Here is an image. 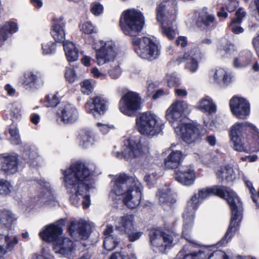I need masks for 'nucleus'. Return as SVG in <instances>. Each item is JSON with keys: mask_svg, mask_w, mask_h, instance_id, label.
<instances>
[{"mask_svg": "<svg viewBox=\"0 0 259 259\" xmlns=\"http://www.w3.org/2000/svg\"><path fill=\"white\" fill-rule=\"evenodd\" d=\"M66 188L71 193L69 200L71 204L78 206L80 198L84 192H90L92 179V172L85 164L80 161L72 163L69 168L62 170Z\"/></svg>", "mask_w": 259, "mask_h": 259, "instance_id": "obj_1", "label": "nucleus"}, {"mask_svg": "<svg viewBox=\"0 0 259 259\" xmlns=\"http://www.w3.org/2000/svg\"><path fill=\"white\" fill-rule=\"evenodd\" d=\"M211 196H217L221 198L225 199L229 205L231 210V218L228 230L224 238L229 237L231 238L235 232L239 229L240 223L243 218V204L237 194L227 187L214 185L208 187Z\"/></svg>", "mask_w": 259, "mask_h": 259, "instance_id": "obj_2", "label": "nucleus"}, {"mask_svg": "<svg viewBox=\"0 0 259 259\" xmlns=\"http://www.w3.org/2000/svg\"><path fill=\"white\" fill-rule=\"evenodd\" d=\"M111 193L116 196L124 195L123 202L131 209L136 208L141 202V184L134 178L124 173L120 174L115 179Z\"/></svg>", "mask_w": 259, "mask_h": 259, "instance_id": "obj_3", "label": "nucleus"}, {"mask_svg": "<svg viewBox=\"0 0 259 259\" xmlns=\"http://www.w3.org/2000/svg\"><path fill=\"white\" fill-rule=\"evenodd\" d=\"M156 14L157 21L161 24L163 35L169 39H174L177 34L176 30L172 26L177 14L175 2L172 7H170L169 2L160 4L157 8Z\"/></svg>", "mask_w": 259, "mask_h": 259, "instance_id": "obj_4", "label": "nucleus"}, {"mask_svg": "<svg viewBox=\"0 0 259 259\" xmlns=\"http://www.w3.org/2000/svg\"><path fill=\"white\" fill-rule=\"evenodd\" d=\"M144 22V17L140 11L134 9H128L122 13L120 26L125 35L135 37L142 30Z\"/></svg>", "mask_w": 259, "mask_h": 259, "instance_id": "obj_5", "label": "nucleus"}, {"mask_svg": "<svg viewBox=\"0 0 259 259\" xmlns=\"http://www.w3.org/2000/svg\"><path fill=\"white\" fill-rule=\"evenodd\" d=\"M188 107V105L185 101L177 100L166 111L165 118L171 124L174 129L198 130L199 128L200 125L197 122L185 123L180 120Z\"/></svg>", "mask_w": 259, "mask_h": 259, "instance_id": "obj_6", "label": "nucleus"}, {"mask_svg": "<svg viewBox=\"0 0 259 259\" xmlns=\"http://www.w3.org/2000/svg\"><path fill=\"white\" fill-rule=\"evenodd\" d=\"M229 136L233 143V149L238 152L249 153L254 150L248 148L245 145L253 144L259 150V131H229Z\"/></svg>", "mask_w": 259, "mask_h": 259, "instance_id": "obj_7", "label": "nucleus"}, {"mask_svg": "<svg viewBox=\"0 0 259 259\" xmlns=\"http://www.w3.org/2000/svg\"><path fill=\"white\" fill-rule=\"evenodd\" d=\"M141 138H136L132 137L125 139L121 152H117L115 156L118 158H137L149 153L148 144H142Z\"/></svg>", "mask_w": 259, "mask_h": 259, "instance_id": "obj_8", "label": "nucleus"}, {"mask_svg": "<svg viewBox=\"0 0 259 259\" xmlns=\"http://www.w3.org/2000/svg\"><path fill=\"white\" fill-rule=\"evenodd\" d=\"M133 44L135 52L142 58L153 60L160 55V46L149 37L134 39Z\"/></svg>", "mask_w": 259, "mask_h": 259, "instance_id": "obj_9", "label": "nucleus"}, {"mask_svg": "<svg viewBox=\"0 0 259 259\" xmlns=\"http://www.w3.org/2000/svg\"><path fill=\"white\" fill-rule=\"evenodd\" d=\"M92 46L96 51L95 62L98 65H103L115 60L117 53L112 41L100 40L93 42Z\"/></svg>", "mask_w": 259, "mask_h": 259, "instance_id": "obj_10", "label": "nucleus"}, {"mask_svg": "<svg viewBox=\"0 0 259 259\" xmlns=\"http://www.w3.org/2000/svg\"><path fill=\"white\" fill-rule=\"evenodd\" d=\"M208 188L206 187L199 189L198 193H194L188 201L183 217L185 220L187 225H191L195 218V213L199 205L206 198L210 196Z\"/></svg>", "mask_w": 259, "mask_h": 259, "instance_id": "obj_11", "label": "nucleus"}, {"mask_svg": "<svg viewBox=\"0 0 259 259\" xmlns=\"http://www.w3.org/2000/svg\"><path fill=\"white\" fill-rule=\"evenodd\" d=\"M148 236L152 249L155 252L163 253L172 242V237L159 228L149 229Z\"/></svg>", "mask_w": 259, "mask_h": 259, "instance_id": "obj_12", "label": "nucleus"}, {"mask_svg": "<svg viewBox=\"0 0 259 259\" xmlns=\"http://www.w3.org/2000/svg\"><path fill=\"white\" fill-rule=\"evenodd\" d=\"M134 222V215L126 214L120 217L115 226V230L121 235H126L128 241L132 242L139 240L143 234L141 231H135Z\"/></svg>", "mask_w": 259, "mask_h": 259, "instance_id": "obj_13", "label": "nucleus"}, {"mask_svg": "<svg viewBox=\"0 0 259 259\" xmlns=\"http://www.w3.org/2000/svg\"><path fill=\"white\" fill-rule=\"evenodd\" d=\"M141 99L139 95L134 92L124 94L119 102V109L123 114L133 116L140 109Z\"/></svg>", "mask_w": 259, "mask_h": 259, "instance_id": "obj_14", "label": "nucleus"}, {"mask_svg": "<svg viewBox=\"0 0 259 259\" xmlns=\"http://www.w3.org/2000/svg\"><path fill=\"white\" fill-rule=\"evenodd\" d=\"M137 130H162L165 127L163 121L151 112L139 114L136 119Z\"/></svg>", "mask_w": 259, "mask_h": 259, "instance_id": "obj_15", "label": "nucleus"}, {"mask_svg": "<svg viewBox=\"0 0 259 259\" xmlns=\"http://www.w3.org/2000/svg\"><path fill=\"white\" fill-rule=\"evenodd\" d=\"M202 58V54L198 48H194L188 50L182 57H178L176 63L179 65L185 63V69L194 73L198 69V61Z\"/></svg>", "mask_w": 259, "mask_h": 259, "instance_id": "obj_16", "label": "nucleus"}, {"mask_svg": "<svg viewBox=\"0 0 259 259\" xmlns=\"http://www.w3.org/2000/svg\"><path fill=\"white\" fill-rule=\"evenodd\" d=\"M229 104L232 113L238 118L244 119L250 114V104L245 98L234 96L230 99Z\"/></svg>", "mask_w": 259, "mask_h": 259, "instance_id": "obj_17", "label": "nucleus"}, {"mask_svg": "<svg viewBox=\"0 0 259 259\" xmlns=\"http://www.w3.org/2000/svg\"><path fill=\"white\" fill-rule=\"evenodd\" d=\"M57 115L61 118L64 124H72L78 118V112L77 108L72 104L68 103H60Z\"/></svg>", "mask_w": 259, "mask_h": 259, "instance_id": "obj_18", "label": "nucleus"}, {"mask_svg": "<svg viewBox=\"0 0 259 259\" xmlns=\"http://www.w3.org/2000/svg\"><path fill=\"white\" fill-rule=\"evenodd\" d=\"M107 101L106 99L96 96L90 98L85 104L84 108L88 113L92 114L94 116L102 115L107 110Z\"/></svg>", "mask_w": 259, "mask_h": 259, "instance_id": "obj_19", "label": "nucleus"}, {"mask_svg": "<svg viewBox=\"0 0 259 259\" xmlns=\"http://www.w3.org/2000/svg\"><path fill=\"white\" fill-rule=\"evenodd\" d=\"M190 246V244L184 245L182 250L178 253L177 259H210L213 255V252L208 247L198 251L187 252Z\"/></svg>", "mask_w": 259, "mask_h": 259, "instance_id": "obj_20", "label": "nucleus"}, {"mask_svg": "<svg viewBox=\"0 0 259 259\" xmlns=\"http://www.w3.org/2000/svg\"><path fill=\"white\" fill-rule=\"evenodd\" d=\"M1 169L7 174H13L18 170L19 163L17 154L3 153L0 156Z\"/></svg>", "mask_w": 259, "mask_h": 259, "instance_id": "obj_21", "label": "nucleus"}, {"mask_svg": "<svg viewBox=\"0 0 259 259\" xmlns=\"http://www.w3.org/2000/svg\"><path fill=\"white\" fill-rule=\"evenodd\" d=\"M63 228L59 225L54 224L47 226L46 229L39 233L40 238L47 242H53V244L58 241L63 234Z\"/></svg>", "mask_w": 259, "mask_h": 259, "instance_id": "obj_22", "label": "nucleus"}, {"mask_svg": "<svg viewBox=\"0 0 259 259\" xmlns=\"http://www.w3.org/2000/svg\"><path fill=\"white\" fill-rule=\"evenodd\" d=\"M174 178L176 181L183 185L190 186L193 185L196 179L194 169L187 166L175 170Z\"/></svg>", "mask_w": 259, "mask_h": 259, "instance_id": "obj_23", "label": "nucleus"}, {"mask_svg": "<svg viewBox=\"0 0 259 259\" xmlns=\"http://www.w3.org/2000/svg\"><path fill=\"white\" fill-rule=\"evenodd\" d=\"M65 25L66 22L63 17H60L53 19L51 34L56 41L64 42L65 38Z\"/></svg>", "mask_w": 259, "mask_h": 259, "instance_id": "obj_24", "label": "nucleus"}, {"mask_svg": "<svg viewBox=\"0 0 259 259\" xmlns=\"http://www.w3.org/2000/svg\"><path fill=\"white\" fill-rule=\"evenodd\" d=\"M41 74L37 71H28L24 74L22 84L31 88H37L44 84Z\"/></svg>", "mask_w": 259, "mask_h": 259, "instance_id": "obj_25", "label": "nucleus"}, {"mask_svg": "<svg viewBox=\"0 0 259 259\" xmlns=\"http://www.w3.org/2000/svg\"><path fill=\"white\" fill-rule=\"evenodd\" d=\"M87 226L86 222L71 221L69 225L67 231L71 237H73L74 235L77 234L83 238H87L89 237V234L87 231Z\"/></svg>", "mask_w": 259, "mask_h": 259, "instance_id": "obj_26", "label": "nucleus"}, {"mask_svg": "<svg viewBox=\"0 0 259 259\" xmlns=\"http://www.w3.org/2000/svg\"><path fill=\"white\" fill-rule=\"evenodd\" d=\"M74 246V242L70 238L63 237L54 244V249L62 254L71 253Z\"/></svg>", "mask_w": 259, "mask_h": 259, "instance_id": "obj_27", "label": "nucleus"}, {"mask_svg": "<svg viewBox=\"0 0 259 259\" xmlns=\"http://www.w3.org/2000/svg\"><path fill=\"white\" fill-rule=\"evenodd\" d=\"M252 54L249 51H243L233 61V66L236 68H243L248 66L252 61Z\"/></svg>", "mask_w": 259, "mask_h": 259, "instance_id": "obj_28", "label": "nucleus"}, {"mask_svg": "<svg viewBox=\"0 0 259 259\" xmlns=\"http://www.w3.org/2000/svg\"><path fill=\"white\" fill-rule=\"evenodd\" d=\"M66 58L69 62L76 61L79 57V50L72 42L66 41L63 44Z\"/></svg>", "mask_w": 259, "mask_h": 259, "instance_id": "obj_29", "label": "nucleus"}, {"mask_svg": "<svg viewBox=\"0 0 259 259\" xmlns=\"http://www.w3.org/2000/svg\"><path fill=\"white\" fill-rule=\"evenodd\" d=\"M177 135H180L182 140L187 144H191L200 138V131H175Z\"/></svg>", "mask_w": 259, "mask_h": 259, "instance_id": "obj_30", "label": "nucleus"}, {"mask_svg": "<svg viewBox=\"0 0 259 259\" xmlns=\"http://www.w3.org/2000/svg\"><path fill=\"white\" fill-rule=\"evenodd\" d=\"M215 20L213 14L208 11L207 8H204L199 14L197 23L200 26L208 27L215 21Z\"/></svg>", "mask_w": 259, "mask_h": 259, "instance_id": "obj_31", "label": "nucleus"}, {"mask_svg": "<svg viewBox=\"0 0 259 259\" xmlns=\"http://www.w3.org/2000/svg\"><path fill=\"white\" fill-rule=\"evenodd\" d=\"M216 175L218 179L221 181L225 180L228 182H233L235 179L233 169L228 165L221 167L216 172Z\"/></svg>", "mask_w": 259, "mask_h": 259, "instance_id": "obj_32", "label": "nucleus"}, {"mask_svg": "<svg viewBox=\"0 0 259 259\" xmlns=\"http://www.w3.org/2000/svg\"><path fill=\"white\" fill-rule=\"evenodd\" d=\"M18 30L17 25L14 22H7L0 28V41H6L10 35Z\"/></svg>", "mask_w": 259, "mask_h": 259, "instance_id": "obj_33", "label": "nucleus"}, {"mask_svg": "<svg viewBox=\"0 0 259 259\" xmlns=\"http://www.w3.org/2000/svg\"><path fill=\"white\" fill-rule=\"evenodd\" d=\"M156 195L158 197L160 204L163 207L165 206L171 207L176 201L170 194L163 190H159Z\"/></svg>", "mask_w": 259, "mask_h": 259, "instance_id": "obj_34", "label": "nucleus"}, {"mask_svg": "<svg viewBox=\"0 0 259 259\" xmlns=\"http://www.w3.org/2000/svg\"><path fill=\"white\" fill-rule=\"evenodd\" d=\"M198 108L209 114L214 113L217 110V106L211 99L208 96L202 99L199 102Z\"/></svg>", "mask_w": 259, "mask_h": 259, "instance_id": "obj_35", "label": "nucleus"}, {"mask_svg": "<svg viewBox=\"0 0 259 259\" xmlns=\"http://www.w3.org/2000/svg\"><path fill=\"white\" fill-rule=\"evenodd\" d=\"M213 74L214 79L218 82L223 81L225 83H228L231 80L230 75L223 68H218L214 71H211Z\"/></svg>", "mask_w": 259, "mask_h": 259, "instance_id": "obj_36", "label": "nucleus"}, {"mask_svg": "<svg viewBox=\"0 0 259 259\" xmlns=\"http://www.w3.org/2000/svg\"><path fill=\"white\" fill-rule=\"evenodd\" d=\"M119 243V238L117 236L108 235L105 237L103 246L105 249L110 251L114 250Z\"/></svg>", "mask_w": 259, "mask_h": 259, "instance_id": "obj_37", "label": "nucleus"}, {"mask_svg": "<svg viewBox=\"0 0 259 259\" xmlns=\"http://www.w3.org/2000/svg\"><path fill=\"white\" fill-rule=\"evenodd\" d=\"M22 156L25 163L28 164L30 166L36 165L38 154L35 150L31 149L25 150L23 152Z\"/></svg>", "mask_w": 259, "mask_h": 259, "instance_id": "obj_38", "label": "nucleus"}, {"mask_svg": "<svg viewBox=\"0 0 259 259\" xmlns=\"http://www.w3.org/2000/svg\"><path fill=\"white\" fill-rule=\"evenodd\" d=\"M41 48L43 55H51L56 52L57 45L53 41H47L41 44Z\"/></svg>", "mask_w": 259, "mask_h": 259, "instance_id": "obj_39", "label": "nucleus"}, {"mask_svg": "<svg viewBox=\"0 0 259 259\" xmlns=\"http://www.w3.org/2000/svg\"><path fill=\"white\" fill-rule=\"evenodd\" d=\"M78 138L80 141V144L82 146H85L87 144L92 142L94 137L92 131H81V132L78 135Z\"/></svg>", "mask_w": 259, "mask_h": 259, "instance_id": "obj_40", "label": "nucleus"}, {"mask_svg": "<svg viewBox=\"0 0 259 259\" xmlns=\"http://www.w3.org/2000/svg\"><path fill=\"white\" fill-rule=\"evenodd\" d=\"M7 133L10 135L9 140L12 145H19L21 143L19 131H5V134L6 135Z\"/></svg>", "mask_w": 259, "mask_h": 259, "instance_id": "obj_41", "label": "nucleus"}, {"mask_svg": "<svg viewBox=\"0 0 259 259\" xmlns=\"http://www.w3.org/2000/svg\"><path fill=\"white\" fill-rule=\"evenodd\" d=\"M80 31L87 34H91L97 32V28L89 21L83 23L80 26Z\"/></svg>", "mask_w": 259, "mask_h": 259, "instance_id": "obj_42", "label": "nucleus"}, {"mask_svg": "<svg viewBox=\"0 0 259 259\" xmlns=\"http://www.w3.org/2000/svg\"><path fill=\"white\" fill-rule=\"evenodd\" d=\"M171 158L172 155H168L164 159V167L168 169H176L181 165V164L179 163V162H177L175 160H172Z\"/></svg>", "mask_w": 259, "mask_h": 259, "instance_id": "obj_43", "label": "nucleus"}, {"mask_svg": "<svg viewBox=\"0 0 259 259\" xmlns=\"http://www.w3.org/2000/svg\"><path fill=\"white\" fill-rule=\"evenodd\" d=\"M58 93L51 94L46 96L45 106L47 107H55L59 103L60 99L58 98Z\"/></svg>", "mask_w": 259, "mask_h": 259, "instance_id": "obj_44", "label": "nucleus"}, {"mask_svg": "<svg viewBox=\"0 0 259 259\" xmlns=\"http://www.w3.org/2000/svg\"><path fill=\"white\" fill-rule=\"evenodd\" d=\"M14 215L10 211L5 210L0 214V221L5 224H11L14 221Z\"/></svg>", "mask_w": 259, "mask_h": 259, "instance_id": "obj_45", "label": "nucleus"}, {"mask_svg": "<svg viewBox=\"0 0 259 259\" xmlns=\"http://www.w3.org/2000/svg\"><path fill=\"white\" fill-rule=\"evenodd\" d=\"M218 51L221 54L226 55L228 57L235 51V48L233 45L230 44H227L225 45H221L218 48Z\"/></svg>", "mask_w": 259, "mask_h": 259, "instance_id": "obj_46", "label": "nucleus"}, {"mask_svg": "<svg viewBox=\"0 0 259 259\" xmlns=\"http://www.w3.org/2000/svg\"><path fill=\"white\" fill-rule=\"evenodd\" d=\"M184 220V227L185 230H183L182 232V237L185 238L188 242L190 244H193L195 247H198L199 245L197 244L192 239L191 235L189 234L187 229L189 227H191L193 223H192L191 225H189L188 226L186 224L185 220ZM194 222V221H193Z\"/></svg>", "mask_w": 259, "mask_h": 259, "instance_id": "obj_47", "label": "nucleus"}, {"mask_svg": "<svg viewBox=\"0 0 259 259\" xmlns=\"http://www.w3.org/2000/svg\"><path fill=\"white\" fill-rule=\"evenodd\" d=\"M256 126L247 122H237L235 123L231 127V130H255Z\"/></svg>", "mask_w": 259, "mask_h": 259, "instance_id": "obj_48", "label": "nucleus"}, {"mask_svg": "<svg viewBox=\"0 0 259 259\" xmlns=\"http://www.w3.org/2000/svg\"><path fill=\"white\" fill-rule=\"evenodd\" d=\"M10 115L13 121L19 119L21 116V108L19 105L17 104L12 105Z\"/></svg>", "mask_w": 259, "mask_h": 259, "instance_id": "obj_49", "label": "nucleus"}, {"mask_svg": "<svg viewBox=\"0 0 259 259\" xmlns=\"http://www.w3.org/2000/svg\"><path fill=\"white\" fill-rule=\"evenodd\" d=\"M11 185L4 179H0V195H7L10 192Z\"/></svg>", "mask_w": 259, "mask_h": 259, "instance_id": "obj_50", "label": "nucleus"}, {"mask_svg": "<svg viewBox=\"0 0 259 259\" xmlns=\"http://www.w3.org/2000/svg\"><path fill=\"white\" fill-rule=\"evenodd\" d=\"M165 79L169 87H172L175 85L180 84L179 78L173 73H167L166 75Z\"/></svg>", "mask_w": 259, "mask_h": 259, "instance_id": "obj_51", "label": "nucleus"}, {"mask_svg": "<svg viewBox=\"0 0 259 259\" xmlns=\"http://www.w3.org/2000/svg\"><path fill=\"white\" fill-rule=\"evenodd\" d=\"M108 73L110 77L112 79L118 78L121 74V70L118 64H116L109 70Z\"/></svg>", "mask_w": 259, "mask_h": 259, "instance_id": "obj_52", "label": "nucleus"}, {"mask_svg": "<svg viewBox=\"0 0 259 259\" xmlns=\"http://www.w3.org/2000/svg\"><path fill=\"white\" fill-rule=\"evenodd\" d=\"M93 88L89 80H85L81 83V90L82 93L89 95L92 92Z\"/></svg>", "mask_w": 259, "mask_h": 259, "instance_id": "obj_53", "label": "nucleus"}, {"mask_svg": "<svg viewBox=\"0 0 259 259\" xmlns=\"http://www.w3.org/2000/svg\"><path fill=\"white\" fill-rule=\"evenodd\" d=\"M241 23H239L236 21L232 20L230 24V27L231 31L235 34H239L244 31V29L240 25Z\"/></svg>", "mask_w": 259, "mask_h": 259, "instance_id": "obj_54", "label": "nucleus"}, {"mask_svg": "<svg viewBox=\"0 0 259 259\" xmlns=\"http://www.w3.org/2000/svg\"><path fill=\"white\" fill-rule=\"evenodd\" d=\"M9 239L10 237L8 235L4 236L3 234H0V259L6 253V250L4 249V246Z\"/></svg>", "mask_w": 259, "mask_h": 259, "instance_id": "obj_55", "label": "nucleus"}, {"mask_svg": "<svg viewBox=\"0 0 259 259\" xmlns=\"http://www.w3.org/2000/svg\"><path fill=\"white\" fill-rule=\"evenodd\" d=\"M103 10V6L97 2L93 3L91 5V12L95 16L100 15Z\"/></svg>", "mask_w": 259, "mask_h": 259, "instance_id": "obj_56", "label": "nucleus"}, {"mask_svg": "<svg viewBox=\"0 0 259 259\" xmlns=\"http://www.w3.org/2000/svg\"><path fill=\"white\" fill-rule=\"evenodd\" d=\"M65 77L70 82H73L76 78V75L73 68L66 67L65 72Z\"/></svg>", "mask_w": 259, "mask_h": 259, "instance_id": "obj_57", "label": "nucleus"}, {"mask_svg": "<svg viewBox=\"0 0 259 259\" xmlns=\"http://www.w3.org/2000/svg\"><path fill=\"white\" fill-rule=\"evenodd\" d=\"M169 155H172V158L171 159L174 160H175L177 162H179V163H180L182 164L183 159L184 158V156L183 154V153L179 150H172L171 152L169 154Z\"/></svg>", "mask_w": 259, "mask_h": 259, "instance_id": "obj_58", "label": "nucleus"}, {"mask_svg": "<svg viewBox=\"0 0 259 259\" xmlns=\"http://www.w3.org/2000/svg\"><path fill=\"white\" fill-rule=\"evenodd\" d=\"M109 259H137V258L132 254L122 255L120 252H115L111 254Z\"/></svg>", "mask_w": 259, "mask_h": 259, "instance_id": "obj_59", "label": "nucleus"}, {"mask_svg": "<svg viewBox=\"0 0 259 259\" xmlns=\"http://www.w3.org/2000/svg\"><path fill=\"white\" fill-rule=\"evenodd\" d=\"M89 193V192H84V194L81 196L83 198L81 202V204L84 209L88 208L91 204L90 195Z\"/></svg>", "mask_w": 259, "mask_h": 259, "instance_id": "obj_60", "label": "nucleus"}, {"mask_svg": "<svg viewBox=\"0 0 259 259\" xmlns=\"http://www.w3.org/2000/svg\"><path fill=\"white\" fill-rule=\"evenodd\" d=\"M91 73L96 78L105 79L107 77V74L105 72L100 71L98 68L94 67L91 69Z\"/></svg>", "mask_w": 259, "mask_h": 259, "instance_id": "obj_61", "label": "nucleus"}, {"mask_svg": "<svg viewBox=\"0 0 259 259\" xmlns=\"http://www.w3.org/2000/svg\"><path fill=\"white\" fill-rule=\"evenodd\" d=\"M18 243V240L16 237H14L13 240H11L10 238L6 242V252L12 251L14 248L15 246Z\"/></svg>", "mask_w": 259, "mask_h": 259, "instance_id": "obj_62", "label": "nucleus"}, {"mask_svg": "<svg viewBox=\"0 0 259 259\" xmlns=\"http://www.w3.org/2000/svg\"><path fill=\"white\" fill-rule=\"evenodd\" d=\"M236 18L232 20L241 23L243 19L246 16V13L242 8H239L236 12Z\"/></svg>", "mask_w": 259, "mask_h": 259, "instance_id": "obj_63", "label": "nucleus"}, {"mask_svg": "<svg viewBox=\"0 0 259 259\" xmlns=\"http://www.w3.org/2000/svg\"><path fill=\"white\" fill-rule=\"evenodd\" d=\"M238 6V2L236 0H229L226 5V9L228 11L232 12L235 10Z\"/></svg>", "mask_w": 259, "mask_h": 259, "instance_id": "obj_64", "label": "nucleus"}]
</instances>
